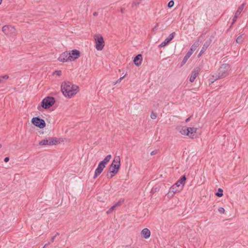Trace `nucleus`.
Masks as SVG:
<instances>
[{
	"mask_svg": "<svg viewBox=\"0 0 248 248\" xmlns=\"http://www.w3.org/2000/svg\"><path fill=\"white\" fill-rule=\"evenodd\" d=\"M61 90L65 97L71 98L78 92L79 88L69 81H64L62 83Z\"/></svg>",
	"mask_w": 248,
	"mask_h": 248,
	"instance_id": "obj_1",
	"label": "nucleus"
},
{
	"mask_svg": "<svg viewBox=\"0 0 248 248\" xmlns=\"http://www.w3.org/2000/svg\"><path fill=\"white\" fill-rule=\"evenodd\" d=\"M230 66L228 64H223L219 67L217 74L213 75V78L215 80L223 78L227 76L230 73Z\"/></svg>",
	"mask_w": 248,
	"mask_h": 248,
	"instance_id": "obj_2",
	"label": "nucleus"
},
{
	"mask_svg": "<svg viewBox=\"0 0 248 248\" xmlns=\"http://www.w3.org/2000/svg\"><path fill=\"white\" fill-rule=\"evenodd\" d=\"M111 158V155H107L103 160L101 161L98 164L97 168L95 170L94 174L93 175V179H95L103 171L104 169L105 168L106 165L109 162Z\"/></svg>",
	"mask_w": 248,
	"mask_h": 248,
	"instance_id": "obj_3",
	"label": "nucleus"
},
{
	"mask_svg": "<svg viewBox=\"0 0 248 248\" xmlns=\"http://www.w3.org/2000/svg\"><path fill=\"white\" fill-rule=\"evenodd\" d=\"M186 177L185 175L183 176L174 185L170 188V192L175 193L181 191L185 184Z\"/></svg>",
	"mask_w": 248,
	"mask_h": 248,
	"instance_id": "obj_4",
	"label": "nucleus"
},
{
	"mask_svg": "<svg viewBox=\"0 0 248 248\" xmlns=\"http://www.w3.org/2000/svg\"><path fill=\"white\" fill-rule=\"evenodd\" d=\"M197 130V128L195 127H188L186 126H183L180 130V132L184 135L188 136L189 138L193 139L196 138V133Z\"/></svg>",
	"mask_w": 248,
	"mask_h": 248,
	"instance_id": "obj_5",
	"label": "nucleus"
},
{
	"mask_svg": "<svg viewBox=\"0 0 248 248\" xmlns=\"http://www.w3.org/2000/svg\"><path fill=\"white\" fill-rule=\"evenodd\" d=\"M93 38L95 42V48L98 50H102L105 46V42L103 36L100 34H95Z\"/></svg>",
	"mask_w": 248,
	"mask_h": 248,
	"instance_id": "obj_6",
	"label": "nucleus"
},
{
	"mask_svg": "<svg viewBox=\"0 0 248 248\" xmlns=\"http://www.w3.org/2000/svg\"><path fill=\"white\" fill-rule=\"evenodd\" d=\"M199 46V42H196L192 45L190 49L188 50V51L186 54V55L185 56V57L183 60V61L182 62V66L184 64H185L186 62L188 59L191 56V55L194 52V51L196 50V49Z\"/></svg>",
	"mask_w": 248,
	"mask_h": 248,
	"instance_id": "obj_7",
	"label": "nucleus"
},
{
	"mask_svg": "<svg viewBox=\"0 0 248 248\" xmlns=\"http://www.w3.org/2000/svg\"><path fill=\"white\" fill-rule=\"evenodd\" d=\"M114 162H116V164H111L110 166L109 170L111 172L116 174L118 172L120 168L121 162L119 156H116L114 157Z\"/></svg>",
	"mask_w": 248,
	"mask_h": 248,
	"instance_id": "obj_8",
	"label": "nucleus"
},
{
	"mask_svg": "<svg viewBox=\"0 0 248 248\" xmlns=\"http://www.w3.org/2000/svg\"><path fill=\"white\" fill-rule=\"evenodd\" d=\"M55 100L53 97H47L43 99L41 107L44 108H48L52 106Z\"/></svg>",
	"mask_w": 248,
	"mask_h": 248,
	"instance_id": "obj_9",
	"label": "nucleus"
},
{
	"mask_svg": "<svg viewBox=\"0 0 248 248\" xmlns=\"http://www.w3.org/2000/svg\"><path fill=\"white\" fill-rule=\"evenodd\" d=\"M31 122L35 126L40 128H43L46 126L45 121L39 117H33L31 120Z\"/></svg>",
	"mask_w": 248,
	"mask_h": 248,
	"instance_id": "obj_10",
	"label": "nucleus"
},
{
	"mask_svg": "<svg viewBox=\"0 0 248 248\" xmlns=\"http://www.w3.org/2000/svg\"><path fill=\"white\" fill-rule=\"evenodd\" d=\"M2 31L6 35H16V29L14 27L12 26H4L2 29Z\"/></svg>",
	"mask_w": 248,
	"mask_h": 248,
	"instance_id": "obj_11",
	"label": "nucleus"
},
{
	"mask_svg": "<svg viewBox=\"0 0 248 248\" xmlns=\"http://www.w3.org/2000/svg\"><path fill=\"white\" fill-rule=\"evenodd\" d=\"M58 142L56 138H49L48 139H45L39 142L40 145H54Z\"/></svg>",
	"mask_w": 248,
	"mask_h": 248,
	"instance_id": "obj_12",
	"label": "nucleus"
},
{
	"mask_svg": "<svg viewBox=\"0 0 248 248\" xmlns=\"http://www.w3.org/2000/svg\"><path fill=\"white\" fill-rule=\"evenodd\" d=\"M202 67L201 66H198L194 69L189 78V81L191 82H193L195 80L200 71L202 70Z\"/></svg>",
	"mask_w": 248,
	"mask_h": 248,
	"instance_id": "obj_13",
	"label": "nucleus"
},
{
	"mask_svg": "<svg viewBox=\"0 0 248 248\" xmlns=\"http://www.w3.org/2000/svg\"><path fill=\"white\" fill-rule=\"evenodd\" d=\"M70 56L69 55V53L67 51H65L62 53L59 57L58 60L59 61L64 62H67L68 61H70Z\"/></svg>",
	"mask_w": 248,
	"mask_h": 248,
	"instance_id": "obj_14",
	"label": "nucleus"
},
{
	"mask_svg": "<svg viewBox=\"0 0 248 248\" xmlns=\"http://www.w3.org/2000/svg\"><path fill=\"white\" fill-rule=\"evenodd\" d=\"M70 61H74L80 56V52L76 49L73 50L71 52H69Z\"/></svg>",
	"mask_w": 248,
	"mask_h": 248,
	"instance_id": "obj_15",
	"label": "nucleus"
},
{
	"mask_svg": "<svg viewBox=\"0 0 248 248\" xmlns=\"http://www.w3.org/2000/svg\"><path fill=\"white\" fill-rule=\"evenodd\" d=\"M175 33L172 32L169 36L159 45V47H162L165 46L168 43L170 42L174 37Z\"/></svg>",
	"mask_w": 248,
	"mask_h": 248,
	"instance_id": "obj_16",
	"label": "nucleus"
},
{
	"mask_svg": "<svg viewBox=\"0 0 248 248\" xmlns=\"http://www.w3.org/2000/svg\"><path fill=\"white\" fill-rule=\"evenodd\" d=\"M211 41L210 40H207L203 45L202 47V48L199 54L198 55V57L201 56V55L206 51L207 48L209 47L211 44Z\"/></svg>",
	"mask_w": 248,
	"mask_h": 248,
	"instance_id": "obj_17",
	"label": "nucleus"
},
{
	"mask_svg": "<svg viewBox=\"0 0 248 248\" xmlns=\"http://www.w3.org/2000/svg\"><path fill=\"white\" fill-rule=\"evenodd\" d=\"M141 235L142 237L145 239H147L150 237L151 235L150 231L147 229L145 228L143 229L141 232Z\"/></svg>",
	"mask_w": 248,
	"mask_h": 248,
	"instance_id": "obj_18",
	"label": "nucleus"
},
{
	"mask_svg": "<svg viewBox=\"0 0 248 248\" xmlns=\"http://www.w3.org/2000/svg\"><path fill=\"white\" fill-rule=\"evenodd\" d=\"M142 61V57L141 54H138L134 59V62L137 66H139L141 64Z\"/></svg>",
	"mask_w": 248,
	"mask_h": 248,
	"instance_id": "obj_19",
	"label": "nucleus"
},
{
	"mask_svg": "<svg viewBox=\"0 0 248 248\" xmlns=\"http://www.w3.org/2000/svg\"><path fill=\"white\" fill-rule=\"evenodd\" d=\"M123 202V201H120L118 202L114 205H113L112 207H111L109 210H108L107 211V213L108 214H110L116 207L121 205Z\"/></svg>",
	"mask_w": 248,
	"mask_h": 248,
	"instance_id": "obj_20",
	"label": "nucleus"
},
{
	"mask_svg": "<svg viewBox=\"0 0 248 248\" xmlns=\"http://www.w3.org/2000/svg\"><path fill=\"white\" fill-rule=\"evenodd\" d=\"M245 6V4L243 3L237 9V11H236L235 15V16H239L241 14L242 11L244 9Z\"/></svg>",
	"mask_w": 248,
	"mask_h": 248,
	"instance_id": "obj_21",
	"label": "nucleus"
},
{
	"mask_svg": "<svg viewBox=\"0 0 248 248\" xmlns=\"http://www.w3.org/2000/svg\"><path fill=\"white\" fill-rule=\"evenodd\" d=\"M244 34H242L239 35L238 37H237L236 42L238 44H241L243 42V40L244 39V37H243Z\"/></svg>",
	"mask_w": 248,
	"mask_h": 248,
	"instance_id": "obj_22",
	"label": "nucleus"
},
{
	"mask_svg": "<svg viewBox=\"0 0 248 248\" xmlns=\"http://www.w3.org/2000/svg\"><path fill=\"white\" fill-rule=\"evenodd\" d=\"M9 78V76L7 75L0 76V83L4 82L6 80Z\"/></svg>",
	"mask_w": 248,
	"mask_h": 248,
	"instance_id": "obj_23",
	"label": "nucleus"
},
{
	"mask_svg": "<svg viewBox=\"0 0 248 248\" xmlns=\"http://www.w3.org/2000/svg\"><path fill=\"white\" fill-rule=\"evenodd\" d=\"M223 190L221 188H219L218 189V191L216 193V195L218 197H221L223 196Z\"/></svg>",
	"mask_w": 248,
	"mask_h": 248,
	"instance_id": "obj_24",
	"label": "nucleus"
},
{
	"mask_svg": "<svg viewBox=\"0 0 248 248\" xmlns=\"http://www.w3.org/2000/svg\"><path fill=\"white\" fill-rule=\"evenodd\" d=\"M116 174H114L111 172V171L109 170L107 174V177L108 179H110L112 178Z\"/></svg>",
	"mask_w": 248,
	"mask_h": 248,
	"instance_id": "obj_25",
	"label": "nucleus"
},
{
	"mask_svg": "<svg viewBox=\"0 0 248 248\" xmlns=\"http://www.w3.org/2000/svg\"><path fill=\"white\" fill-rule=\"evenodd\" d=\"M238 17V16H235V15L233 17V18H232V21L231 25L230 26V28H231L232 27V25H233L235 23V22L237 20V19Z\"/></svg>",
	"mask_w": 248,
	"mask_h": 248,
	"instance_id": "obj_26",
	"label": "nucleus"
},
{
	"mask_svg": "<svg viewBox=\"0 0 248 248\" xmlns=\"http://www.w3.org/2000/svg\"><path fill=\"white\" fill-rule=\"evenodd\" d=\"M140 3V0H136L132 3V6H137Z\"/></svg>",
	"mask_w": 248,
	"mask_h": 248,
	"instance_id": "obj_27",
	"label": "nucleus"
},
{
	"mask_svg": "<svg viewBox=\"0 0 248 248\" xmlns=\"http://www.w3.org/2000/svg\"><path fill=\"white\" fill-rule=\"evenodd\" d=\"M174 5V1L173 0H170L169 1L168 4V6L169 8H171Z\"/></svg>",
	"mask_w": 248,
	"mask_h": 248,
	"instance_id": "obj_28",
	"label": "nucleus"
},
{
	"mask_svg": "<svg viewBox=\"0 0 248 248\" xmlns=\"http://www.w3.org/2000/svg\"><path fill=\"white\" fill-rule=\"evenodd\" d=\"M150 117L152 119H155L157 117V115L156 113H154V112H152L151 113Z\"/></svg>",
	"mask_w": 248,
	"mask_h": 248,
	"instance_id": "obj_29",
	"label": "nucleus"
},
{
	"mask_svg": "<svg viewBox=\"0 0 248 248\" xmlns=\"http://www.w3.org/2000/svg\"><path fill=\"white\" fill-rule=\"evenodd\" d=\"M218 211L220 214H223L225 212V209L223 207H219L218 209Z\"/></svg>",
	"mask_w": 248,
	"mask_h": 248,
	"instance_id": "obj_30",
	"label": "nucleus"
},
{
	"mask_svg": "<svg viewBox=\"0 0 248 248\" xmlns=\"http://www.w3.org/2000/svg\"><path fill=\"white\" fill-rule=\"evenodd\" d=\"M124 76L120 78L119 79H118L116 81V83H120L121 81V80L124 78Z\"/></svg>",
	"mask_w": 248,
	"mask_h": 248,
	"instance_id": "obj_31",
	"label": "nucleus"
},
{
	"mask_svg": "<svg viewBox=\"0 0 248 248\" xmlns=\"http://www.w3.org/2000/svg\"><path fill=\"white\" fill-rule=\"evenodd\" d=\"M156 153H157V151H152L151 153V155H155Z\"/></svg>",
	"mask_w": 248,
	"mask_h": 248,
	"instance_id": "obj_32",
	"label": "nucleus"
},
{
	"mask_svg": "<svg viewBox=\"0 0 248 248\" xmlns=\"http://www.w3.org/2000/svg\"><path fill=\"white\" fill-rule=\"evenodd\" d=\"M55 73H56V74L58 76H60L61 75V71H55Z\"/></svg>",
	"mask_w": 248,
	"mask_h": 248,
	"instance_id": "obj_33",
	"label": "nucleus"
},
{
	"mask_svg": "<svg viewBox=\"0 0 248 248\" xmlns=\"http://www.w3.org/2000/svg\"><path fill=\"white\" fill-rule=\"evenodd\" d=\"M9 158L8 157H6L4 158V162H8V161H9Z\"/></svg>",
	"mask_w": 248,
	"mask_h": 248,
	"instance_id": "obj_34",
	"label": "nucleus"
},
{
	"mask_svg": "<svg viewBox=\"0 0 248 248\" xmlns=\"http://www.w3.org/2000/svg\"><path fill=\"white\" fill-rule=\"evenodd\" d=\"M55 237H56V235H54V236H52V238H51V242H53L54 241V239H55Z\"/></svg>",
	"mask_w": 248,
	"mask_h": 248,
	"instance_id": "obj_35",
	"label": "nucleus"
},
{
	"mask_svg": "<svg viewBox=\"0 0 248 248\" xmlns=\"http://www.w3.org/2000/svg\"><path fill=\"white\" fill-rule=\"evenodd\" d=\"M50 242H49L48 243L46 244L43 248H46L48 245L50 244Z\"/></svg>",
	"mask_w": 248,
	"mask_h": 248,
	"instance_id": "obj_36",
	"label": "nucleus"
},
{
	"mask_svg": "<svg viewBox=\"0 0 248 248\" xmlns=\"http://www.w3.org/2000/svg\"><path fill=\"white\" fill-rule=\"evenodd\" d=\"M50 242H49L48 243L46 244L43 248H46L48 245L50 244Z\"/></svg>",
	"mask_w": 248,
	"mask_h": 248,
	"instance_id": "obj_37",
	"label": "nucleus"
},
{
	"mask_svg": "<svg viewBox=\"0 0 248 248\" xmlns=\"http://www.w3.org/2000/svg\"><path fill=\"white\" fill-rule=\"evenodd\" d=\"M190 118H191V117H188V118H187L186 120V123H187L188 122H189L190 120Z\"/></svg>",
	"mask_w": 248,
	"mask_h": 248,
	"instance_id": "obj_38",
	"label": "nucleus"
},
{
	"mask_svg": "<svg viewBox=\"0 0 248 248\" xmlns=\"http://www.w3.org/2000/svg\"><path fill=\"white\" fill-rule=\"evenodd\" d=\"M97 15H98L97 13H96V12H94L93 14V15L94 16H96Z\"/></svg>",
	"mask_w": 248,
	"mask_h": 248,
	"instance_id": "obj_39",
	"label": "nucleus"
},
{
	"mask_svg": "<svg viewBox=\"0 0 248 248\" xmlns=\"http://www.w3.org/2000/svg\"><path fill=\"white\" fill-rule=\"evenodd\" d=\"M111 164H114V165H115V164H116V162H114V159H113V161H112V163H111Z\"/></svg>",
	"mask_w": 248,
	"mask_h": 248,
	"instance_id": "obj_40",
	"label": "nucleus"
},
{
	"mask_svg": "<svg viewBox=\"0 0 248 248\" xmlns=\"http://www.w3.org/2000/svg\"><path fill=\"white\" fill-rule=\"evenodd\" d=\"M59 234V233L57 232L56 234L55 235H56V236L57 235H58Z\"/></svg>",
	"mask_w": 248,
	"mask_h": 248,
	"instance_id": "obj_41",
	"label": "nucleus"
},
{
	"mask_svg": "<svg viewBox=\"0 0 248 248\" xmlns=\"http://www.w3.org/2000/svg\"><path fill=\"white\" fill-rule=\"evenodd\" d=\"M40 106H38V109L39 110H40Z\"/></svg>",
	"mask_w": 248,
	"mask_h": 248,
	"instance_id": "obj_42",
	"label": "nucleus"
},
{
	"mask_svg": "<svg viewBox=\"0 0 248 248\" xmlns=\"http://www.w3.org/2000/svg\"><path fill=\"white\" fill-rule=\"evenodd\" d=\"M2 0H0V4L1 3Z\"/></svg>",
	"mask_w": 248,
	"mask_h": 248,
	"instance_id": "obj_43",
	"label": "nucleus"
},
{
	"mask_svg": "<svg viewBox=\"0 0 248 248\" xmlns=\"http://www.w3.org/2000/svg\"><path fill=\"white\" fill-rule=\"evenodd\" d=\"M1 145L0 144V148L1 147Z\"/></svg>",
	"mask_w": 248,
	"mask_h": 248,
	"instance_id": "obj_44",
	"label": "nucleus"
}]
</instances>
